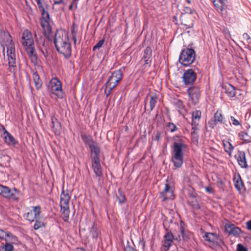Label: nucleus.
<instances>
[{
  "label": "nucleus",
  "mask_w": 251,
  "mask_h": 251,
  "mask_svg": "<svg viewBox=\"0 0 251 251\" xmlns=\"http://www.w3.org/2000/svg\"><path fill=\"white\" fill-rule=\"evenodd\" d=\"M180 231H181L182 236L183 237L184 236V229L182 227H180Z\"/></svg>",
  "instance_id": "57"
},
{
  "label": "nucleus",
  "mask_w": 251,
  "mask_h": 251,
  "mask_svg": "<svg viewBox=\"0 0 251 251\" xmlns=\"http://www.w3.org/2000/svg\"><path fill=\"white\" fill-rule=\"evenodd\" d=\"M175 104L176 106L178 108L179 111L184 108L182 101L180 100H176Z\"/></svg>",
  "instance_id": "39"
},
{
  "label": "nucleus",
  "mask_w": 251,
  "mask_h": 251,
  "mask_svg": "<svg viewBox=\"0 0 251 251\" xmlns=\"http://www.w3.org/2000/svg\"><path fill=\"white\" fill-rule=\"evenodd\" d=\"M49 87L52 94L55 95L58 98H63L64 94L62 92L61 83L58 79L56 78L52 79L50 82Z\"/></svg>",
  "instance_id": "10"
},
{
  "label": "nucleus",
  "mask_w": 251,
  "mask_h": 251,
  "mask_svg": "<svg viewBox=\"0 0 251 251\" xmlns=\"http://www.w3.org/2000/svg\"><path fill=\"white\" fill-rule=\"evenodd\" d=\"M201 113L199 110H195L192 113V128L196 129L197 126L199 125V121L201 118Z\"/></svg>",
  "instance_id": "19"
},
{
  "label": "nucleus",
  "mask_w": 251,
  "mask_h": 251,
  "mask_svg": "<svg viewBox=\"0 0 251 251\" xmlns=\"http://www.w3.org/2000/svg\"><path fill=\"white\" fill-rule=\"evenodd\" d=\"M247 227L249 230H251V220L246 223Z\"/></svg>",
  "instance_id": "51"
},
{
  "label": "nucleus",
  "mask_w": 251,
  "mask_h": 251,
  "mask_svg": "<svg viewBox=\"0 0 251 251\" xmlns=\"http://www.w3.org/2000/svg\"><path fill=\"white\" fill-rule=\"evenodd\" d=\"M195 59V52L192 49L186 48L182 50L179 57V62L184 66L191 64Z\"/></svg>",
  "instance_id": "6"
},
{
  "label": "nucleus",
  "mask_w": 251,
  "mask_h": 251,
  "mask_svg": "<svg viewBox=\"0 0 251 251\" xmlns=\"http://www.w3.org/2000/svg\"><path fill=\"white\" fill-rule=\"evenodd\" d=\"M51 127L56 134L60 133L61 130V124L57 119L54 117H51Z\"/></svg>",
  "instance_id": "23"
},
{
  "label": "nucleus",
  "mask_w": 251,
  "mask_h": 251,
  "mask_svg": "<svg viewBox=\"0 0 251 251\" xmlns=\"http://www.w3.org/2000/svg\"><path fill=\"white\" fill-rule=\"evenodd\" d=\"M81 137L84 142L86 144L89 145V147H90L91 144H95V143L92 140L91 137L90 136H87L85 134H82Z\"/></svg>",
  "instance_id": "30"
},
{
  "label": "nucleus",
  "mask_w": 251,
  "mask_h": 251,
  "mask_svg": "<svg viewBox=\"0 0 251 251\" xmlns=\"http://www.w3.org/2000/svg\"><path fill=\"white\" fill-rule=\"evenodd\" d=\"M54 43L57 51L65 57H69L71 54V47L68 34L63 30L57 31L55 33Z\"/></svg>",
  "instance_id": "2"
},
{
  "label": "nucleus",
  "mask_w": 251,
  "mask_h": 251,
  "mask_svg": "<svg viewBox=\"0 0 251 251\" xmlns=\"http://www.w3.org/2000/svg\"><path fill=\"white\" fill-rule=\"evenodd\" d=\"M243 38L244 40H246V41H248L249 42V41L251 39V38H250L249 35L247 33H245L243 35Z\"/></svg>",
  "instance_id": "46"
},
{
  "label": "nucleus",
  "mask_w": 251,
  "mask_h": 251,
  "mask_svg": "<svg viewBox=\"0 0 251 251\" xmlns=\"http://www.w3.org/2000/svg\"><path fill=\"white\" fill-rule=\"evenodd\" d=\"M168 130L171 131V132H174L177 129L176 126L174 124L172 123H168Z\"/></svg>",
  "instance_id": "41"
},
{
  "label": "nucleus",
  "mask_w": 251,
  "mask_h": 251,
  "mask_svg": "<svg viewBox=\"0 0 251 251\" xmlns=\"http://www.w3.org/2000/svg\"><path fill=\"white\" fill-rule=\"evenodd\" d=\"M92 167L97 176L100 177L102 175V168L100 160L92 161Z\"/></svg>",
  "instance_id": "21"
},
{
  "label": "nucleus",
  "mask_w": 251,
  "mask_h": 251,
  "mask_svg": "<svg viewBox=\"0 0 251 251\" xmlns=\"http://www.w3.org/2000/svg\"><path fill=\"white\" fill-rule=\"evenodd\" d=\"M223 143L225 151L229 154H230L231 152L233 150V147L232 146L231 144L229 141L226 140H223Z\"/></svg>",
  "instance_id": "29"
},
{
  "label": "nucleus",
  "mask_w": 251,
  "mask_h": 251,
  "mask_svg": "<svg viewBox=\"0 0 251 251\" xmlns=\"http://www.w3.org/2000/svg\"><path fill=\"white\" fill-rule=\"evenodd\" d=\"M240 136L241 137V138L243 140H246L245 139V136H248L247 134L246 133H240Z\"/></svg>",
  "instance_id": "52"
},
{
  "label": "nucleus",
  "mask_w": 251,
  "mask_h": 251,
  "mask_svg": "<svg viewBox=\"0 0 251 251\" xmlns=\"http://www.w3.org/2000/svg\"><path fill=\"white\" fill-rule=\"evenodd\" d=\"M223 120V117L221 112L217 111L214 114L213 119H211L208 125L211 128H214L218 123H222Z\"/></svg>",
  "instance_id": "16"
},
{
  "label": "nucleus",
  "mask_w": 251,
  "mask_h": 251,
  "mask_svg": "<svg viewBox=\"0 0 251 251\" xmlns=\"http://www.w3.org/2000/svg\"><path fill=\"white\" fill-rule=\"evenodd\" d=\"M35 223L34 225V228L35 230H37L40 228L43 227L45 226V223L41 220H38L37 219L35 220Z\"/></svg>",
  "instance_id": "32"
},
{
  "label": "nucleus",
  "mask_w": 251,
  "mask_h": 251,
  "mask_svg": "<svg viewBox=\"0 0 251 251\" xmlns=\"http://www.w3.org/2000/svg\"><path fill=\"white\" fill-rule=\"evenodd\" d=\"M32 77L36 89H39L41 87L42 82L36 72L33 73Z\"/></svg>",
  "instance_id": "28"
},
{
  "label": "nucleus",
  "mask_w": 251,
  "mask_h": 251,
  "mask_svg": "<svg viewBox=\"0 0 251 251\" xmlns=\"http://www.w3.org/2000/svg\"><path fill=\"white\" fill-rule=\"evenodd\" d=\"M74 6H75V7L77 8L76 0H74L73 2L71 4V5L70 6V7H69L70 9L73 10V7Z\"/></svg>",
  "instance_id": "48"
},
{
  "label": "nucleus",
  "mask_w": 251,
  "mask_h": 251,
  "mask_svg": "<svg viewBox=\"0 0 251 251\" xmlns=\"http://www.w3.org/2000/svg\"><path fill=\"white\" fill-rule=\"evenodd\" d=\"M188 93L190 98V100L194 104H197L200 99V91L198 87L193 86L188 89Z\"/></svg>",
  "instance_id": "13"
},
{
  "label": "nucleus",
  "mask_w": 251,
  "mask_h": 251,
  "mask_svg": "<svg viewBox=\"0 0 251 251\" xmlns=\"http://www.w3.org/2000/svg\"><path fill=\"white\" fill-rule=\"evenodd\" d=\"M174 184L172 179H166L165 188L160 193L163 201L172 200L174 198Z\"/></svg>",
  "instance_id": "8"
},
{
  "label": "nucleus",
  "mask_w": 251,
  "mask_h": 251,
  "mask_svg": "<svg viewBox=\"0 0 251 251\" xmlns=\"http://www.w3.org/2000/svg\"><path fill=\"white\" fill-rule=\"evenodd\" d=\"M187 148V145L182 141L175 142L172 147V161L176 168H180L183 162V150Z\"/></svg>",
  "instance_id": "3"
},
{
  "label": "nucleus",
  "mask_w": 251,
  "mask_h": 251,
  "mask_svg": "<svg viewBox=\"0 0 251 251\" xmlns=\"http://www.w3.org/2000/svg\"><path fill=\"white\" fill-rule=\"evenodd\" d=\"M186 1L189 3H191V1L190 0H186Z\"/></svg>",
  "instance_id": "59"
},
{
  "label": "nucleus",
  "mask_w": 251,
  "mask_h": 251,
  "mask_svg": "<svg viewBox=\"0 0 251 251\" xmlns=\"http://www.w3.org/2000/svg\"><path fill=\"white\" fill-rule=\"evenodd\" d=\"M0 43L3 48L6 47L7 48V55L10 67L9 71L11 73H14L16 67L15 45L13 42L12 37L8 32L0 31Z\"/></svg>",
  "instance_id": "1"
},
{
  "label": "nucleus",
  "mask_w": 251,
  "mask_h": 251,
  "mask_svg": "<svg viewBox=\"0 0 251 251\" xmlns=\"http://www.w3.org/2000/svg\"><path fill=\"white\" fill-rule=\"evenodd\" d=\"M151 53L152 50L150 47H148L144 50V55L143 58L144 60V66L145 67H149L151 65Z\"/></svg>",
  "instance_id": "15"
},
{
  "label": "nucleus",
  "mask_w": 251,
  "mask_h": 251,
  "mask_svg": "<svg viewBox=\"0 0 251 251\" xmlns=\"http://www.w3.org/2000/svg\"><path fill=\"white\" fill-rule=\"evenodd\" d=\"M79 251H85V250L83 248H79Z\"/></svg>",
  "instance_id": "58"
},
{
  "label": "nucleus",
  "mask_w": 251,
  "mask_h": 251,
  "mask_svg": "<svg viewBox=\"0 0 251 251\" xmlns=\"http://www.w3.org/2000/svg\"><path fill=\"white\" fill-rule=\"evenodd\" d=\"M182 78L185 85H191L196 79V74L192 69L186 70L183 73Z\"/></svg>",
  "instance_id": "11"
},
{
  "label": "nucleus",
  "mask_w": 251,
  "mask_h": 251,
  "mask_svg": "<svg viewBox=\"0 0 251 251\" xmlns=\"http://www.w3.org/2000/svg\"><path fill=\"white\" fill-rule=\"evenodd\" d=\"M115 87L110 85L109 84L106 83V88L104 90V93L105 94L106 97H107L112 92L113 89Z\"/></svg>",
  "instance_id": "34"
},
{
  "label": "nucleus",
  "mask_w": 251,
  "mask_h": 251,
  "mask_svg": "<svg viewBox=\"0 0 251 251\" xmlns=\"http://www.w3.org/2000/svg\"><path fill=\"white\" fill-rule=\"evenodd\" d=\"M125 251H137L132 247L127 246L125 248Z\"/></svg>",
  "instance_id": "49"
},
{
  "label": "nucleus",
  "mask_w": 251,
  "mask_h": 251,
  "mask_svg": "<svg viewBox=\"0 0 251 251\" xmlns=\"http://www.w3.org/2000/svg\"><path fill=\"white\" fill-rule=\"evenodd\" d=\"M174 236L171 232H168L164 235V240L163 241V246L166 250H169L171 246Z\"/></svg>",
  "instance_id": "22"
},
{
  "label": "nucleus",
  "mask_w": 251,
  "mask_h": 251,
  "mask_svg": "<svg viewBox=\"0 0 251 251\" xmlns=\"http://www.w3.org/2000/svg\"><path fill=\"white\" fill-rule=\"evenodd\" d=\"M237 251H247V250L242 245L238 244L237 245Z\"/></svg>",
  "instance_id": "44"
},
{
  "label": "nucleus",
  "mask_w": 251,
  "mask_h": 251,
  "mask_svg": "<svg viewBox=\"0 0 251 251\" xmlns=\"http://www.w3.org/2000/svg\"><path fill=\"white\" fill-rule=\"evenodd\" d=\"M222 3L224 4V6H225V3H227V0H220Z\"/></svg>",
  "instance_id": "55"
},
{
  "label": "nucleus",
  "mask_w": 251,
  "mask_h": 251,
  "mask_svg": "<svg viewBox=\"0 0 251 251\" xmlns=\"http://www.w3.org/2000/svg\"><path fill=\"white\" fill-rule=\"evenodd\" d=\"M37 41L39 45L40 48H41V46H42L43 47H45V39L44 37L41 36L39 38H38L37 34L35 33V35Z\"/></svg>",
  "instance_id": "38"
},
{
  "label": "nucleus",
  "mask_w": 251,
  "mask_h": 251,
  "mask_svg": "<svg viewBox=\"0 0 251 251\" xmlns=\"http://www.w3.org/2000/svg\"><path fill=\"white\" fill-rule=\"evenodd\" d=\"M215 237V234L213 233H206L204 236L205 240L210 242L213 243L214 240V238Z\"/></svg>",
  "instance_id": "31"
},
{
  "label": "nucleus",
  "mask_w": 251,
  "mask_h": 251,
  "mask_svg": "<svg viewBox=\"0 0 251 251\" xmlns=\"http://www.w3.org/2000/svg\"><path fill=\"white\" fill-rule=\"evenodd\" d=\"M90 233L92 235L93 238H97L99 236V231L96 227L93 226L90 230Z\"/></svg>",
  "instance_id": "36"
},
{
  "label": "nucleus",
  "mask_w": 251,
  "mask_h": 251,
  "mask_svg": "<svg viewBox=\"0 0 251 251\" xmlns=\"http://www.w3.org/2000/svg\"><path fill=\"white\" fill-rule=\"evenodd\" d=\"M212 1L215 7L217 8V10L221 13L223 17H227L228 16L229 8L227 3H225V6H224V4L220 0H212Z\"/></svg>",
  "instance_id": "14"
},
{
  "label": "nucleus",
  "mask_w": 251,
  "mask_h": 251,
  "mask_svg": "<svg viewBox=\"0 0 251 251\" xmlns=\"http://www.w3.org/2000/svg\"><path fill=\"white\" fill-rule=\"evenodd\" d=\"M205 190L207 193L210 194H212L214 193V190L211 186L205 187Z\"/></svg>",
  "instance_id": "45"
},
{
  "label": "nucleus",
  "mask_w": 251,
  "mask_h": 251,
  "mask_svg": "<svg viewBox=\"0 0 251 251\" xmlns=\"http://www.w3.org/2000/svg\"><path fill=\"white\" fill-rule=\"evenodd\" d=\"M160 138H161V133L159 132H157L156 133L154 138L155 140L159 141L160 139Z\"/></svg>",
  "instance_id": "47"
},
{
  "label": "nucleus",
  "mask_w": 251,
  "mask_h": 251,
  "mask_svg": "<svg viewBox=\"0 0 251 251\" xmlns=\"http://www.w3.org/2000/svg\"><path fill=\"white\" fill-rule=\"evenodd\" d=\"M157 98L156 96H151L150 98V107L151 110H152L156 103Z\"/></svg>",
  "instance_id": "33"
},
{
  "label": "nucleus",
  "mask_w": 251,
  "mask_h": 251,
  "mask_svg": "<svg viewBox=\"0 0 251 251\" xmlns=\"http://www.w3.org/2000/svg\"><path fill=\"white\" fill-rule=\"evenodd\" d=\"M27 212L24 214V217L31 223L38 219L41 213V208L39 205L32 206L30 208H27Z\"/></svg>",
  "instance_id": "9"
},
{
  "label": "nucleus",
  "mask_w": 251,
  "mask_h": 251,
  "mask_svg": "<svg viewBox=\"0 0 251 251\" xmlns=\"http://www.w3.org/2000/svg\"><path fill=\"white\" fill-rule=\"evenodd\" d=\"M185 8H186V11L187 12L190 13H192V10L191 9L189 8L188 7H185Z\"/></svg>",
  "instance_id": "56"
},
{
  "label": "nucleus",
  "mask_w": 251,
  "mask_h": 251,
  "mask_svg": "<svg viewBox=\"0 0 251 251\" xmlns=\"http://www.w3.org/2000/svg\"><path fill=\"white\" fill-rule=\"evenodd\" d=\"M225 92L229 97H233L235 95V88L232 85L229 83L224 85Z\"/></svg>",
  "instance_id": "24"
},
{
  "label": "nucleus",
  "mask_w": 251,
  "mask_h": 251,
  "mask_svg": "<svg viewBox=\"0 0 251 251\" xmlns=\"http://www.w3.org/2000/svg\"><path fill=\"white\" fill-rule=\"evenodd\" d=\"M225 227L227 232L229 234H232L234 236L239 235L241 232V229L233 224H226Z\"/></svg>",
  "instance_id": "18"
},
{
  "label": "nucleus",
  "mask_w": 251,
  "mask_h": 251,
  "mask_svg": "<svg viewBox=\"0 0 251 251\" xmlns=\"http://www.w3.org/2000/svg\"><path fill=\"white\" fill-rule=\"evenodd\" d=\"M31 36V33L29 31L25 30L23 34L22 43L29 57L31 59H36V54L34 47V41Z\"/></svg>",
  "instance_id": "4"
},
{
  "label": "nucleus",
  "mask_w": 251,
  "mask_h": 251,
  "mask_svg": "<svg viewBox=\"0 0 251 251\" xmlns=\"http://www.w3.org/2000/svg\"><path fill=\"white\" fill-rule=\"evenodd\" d=\"M37 2L39 8L42 13V18L41 19V23L44 32L46 35H49L51 32V27L50 25V15L48 12H46L41 0H35Z\"/></svg>",
  "instance_id": "5"
},
{
  "label": "nucleus",
  "mask_w": 251,
  "mask_h": 251,
  "mask_svg": "<svg viewBox=\"0 0 251 251\" xmlns=\"http://www.w3.org/2000/svg\"><path fill=\"white\" fill-rule=\"evenodd\" d=\"M104 42V40L102 39L99 41V42L93 47V50L94 51L96 50H99L100 48L101 47L102 45L103 44Z\"/></svg>",
  "instance_id": "40"
},
{
  "label": "nucleus",
  "mask_w": 251,
  "mask_h": 251,
  "mask_svg": "<svg viewBox=\"0 0 251 251\" xmlns=\"http://www.w3.org/2000/svg\"><path fill=\"white\" fill-rule=\"evenodd\" d=\"M121 199H119V202L122 203L124 202L125 201V196L122 195V194H120Z\"/></svg>",
  "instance_id": "50"
},
{
  "label": "nucleus",
  "mask_w": 251,
  "mask_h": 251,
  "mask_svg": "<svg viewBox=\"0 0 251 251\" xmlns=\"http://www.w3.org/2000/svg\"><path fill=\"white\" fill-rule=\"evenodd\" d=\"M72 33L74 43L76 44L77 41V29L75 30V23L72 26Z\"/></svg>",
  "instance_id": "35"
},
{
  "label": "nucleus",
  "mask_w": 251,
  "mask_h": 251,
  "mask_svg": "<svg viewBox=\"0 0 251 251\" xmlns=\"http://www.w3.org/2000/svg\"><path fill=\"white\" fill-rule=\"evenodd\" d=\"M239 165L243 168H247L248 164L246 158V154L244 151H239L235 155Z\"/></svg>",
  "instance_id": "17"
},
{
  "label": "nucleus",
  "mask_w": 251,
  "mask_h": 251,
  "mask_svg": "<svg viewBox=\"0 0 251 251\" xmlns=\"http://www.w3.org/2000/svg\"><path fill=\"white\" fill-rule=\"evenodd\" d=\"M122 72L121 70H118L112 73L106 83L115 87L122 80Z\"/></svg>",
  "instance_id": "12"
},
{
  "label": "nucleus",
  "mask_w": 251,
  "mask_h": 251,
  "mask_svg": "<svg viewBox=\"0 0 251 251\" xmlns=\"http://www.w3.org/2000/svg\"><path fill=\"white\" fill-rule=\"evenodd\" d=\"M91 151L92 161L100 160V151L98 146L95 144H91L90 147Z\"/></svg>",
  "instance_id": "20"
},
{
  "label": "nucleus",
  "mask_w": 251,
  "mask_h": 251,
  "mask_svg": "<svg viewBox=\"0 0 251 251\" xmlns=\"http://www.w3.org/2000/svg\"><path fill=\"white\" fill-rule=\"evenodd\" d=\"M3 249L5 251H13L14 250V247L11 244L6 243L3 246Z\"/></svg>",
  "instance_id": "37"
},
{
  "label": "nucleus",
  "mask_w": 251,
  "mask_h": 251,
  "mask_svg": "<svg viewBox=\"0 0 251 251\" xmlns=\"http://www.w3.org/2000/svg\"><path fill=\"white\" fill-rule=\"evenodd\" d=\"M3 139L4 141L8 145H14L17 143L14 137L9 132L4 135Z\"/></svg>",
  "instance_id": "27"
},
{
  "label": "nucleus",
  "mask_w": 251,
  "mask_h": 251,
  "mask_svg": "<svg viewBox=\"0 0 251 251\" xmlns=\"http://www.w3.org/2000/svg\"><path fill=\"white\" fill-rule=\"evenodd\" d=\"M63 0H54V4H59L62 3Z\"/></svg>",
  "instance_id": "53"
},
{
  "label": "nucleus",
  "mask_w": 251,
  "mask_h": 251,
  "mask_svg": "<svg viewBox=\"0 0 251 251\" xmlns=\"http://www.w3.org/2000/svg\"><path fill=\"white\" fill-rule=\"evenodd\" d=\"M1 129L2 131H3V135H5L8 132L6 130V129L4 127V126H1Z\"/></svg>",
  "instance_id": "54"
},
{
  "label": "nucleus",
  "mask_w": 251,
  "mask_h": 251,
  "mask_svg": "<svg viewBox=\"0 0 251 251\" xmlns=\"http://www.w3.org/2000/svg\"><path fill=\"white\" fill-rule=\"evenodd\" d=\"M43 53H44V56H46V54H45V53L44 52V51H43Z\"/></svg>",
  "instance_id": "60"
},
{
  "label": "nucleus",
  "mask_w": 251,
  "mask_h": 251,
  "mask_svg": "<svg viewBox=\"0 0 251 251\" xmlns=\"http://www.w3.org/2000/svg\"><path fill=\"white\" fill-rule=\"evenodd\" d=\"M3 238V236L0 237V238Z\"/></svg>",
  "instance_id": "61"
},
{
  "label": "nucleus",
  "mask_w": 251,
  "mask_h": 251,
  "mask_svg": "<svg viewBox=\"0 0 251 251\" xmlns=\"http://www.w3.org/2000/svg\"><path fill=\"white\" fill-rule=\"evenodd\" d=\"M0 194L6 198H10L13 195L10 190L7 187L2 185H0Z\"/></svg>",
  "instance_id": "26"
},
{
  "label": "nucleus",
  "mask_w": 251,
  "mask_h": 251,
  "mask_svg": "<svg viewBox=\"0 0 251 251\" xmlns=\"http://www.w3.org/2000/svg\"><path fill=\"white\" fill-rule=\"evenodd\" d=\"M230 119L232 121V124L234 125V126H237L240 125V123L237 120H236L234 117L231 116Z\"/></svg>",
  "instance_id": "42"
},
{
  "label": "nucleus",
  "mask_w": 251,
  "mask_h": 251,
  "mask_svg": "<svg viewBox=\"0 0 251 251\" xmlns=\"http://www.w3.org/2000/svg\"><path fill=\"white\" fill-rule=\"evenodd\" d=\"M233 181L234 183V186H235V188L238 191H241L243 189V188H244L243 183L241 178L239 174L234 176V177L233 178Z\"/></svg>",
  "instance_id": "25"
},
{
  "label": "nucleus",
  "mask_w": 251,
  "mask_h": 251,
  "mask_svg": "<svg viewBox=\"0 0 251 251\" xmlns=\"http://www.w3.org/2000/svg\"><path fill=\"white\" fill-rule=\"evenodd\" d=\"M70 199V197L68 193L62 191L60 195V206L61 214L65 221H67L69 217V202Z\"/></svg>",
  "instance_id": "7"
},
{
  "label": "nucleus",
  "mask_w": 251,
  "mask_h": 251,
  "mask_svg": "<svg viewBox=\"0 0 251 251\" xmlns=\"http://www.w3.org/2000/svg\"><path fill=\"white\" fill-rule=\"evenodd\" d=\"M3 236L2 238H0V239H4L6 237H9L10 234L9 233H6L2 230H1V233H0V237Z\"/></svg>",
  "instance_id": "43"
}]
</instances>
